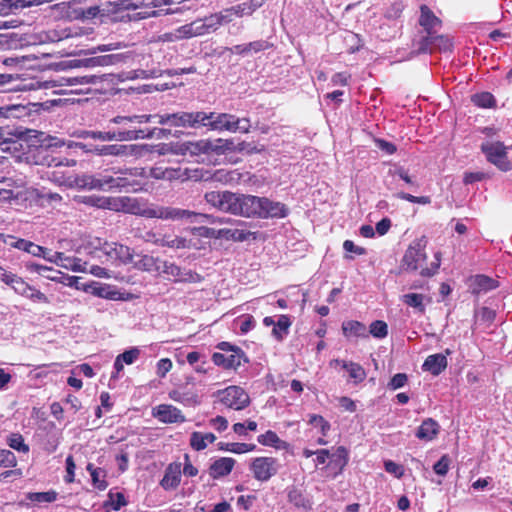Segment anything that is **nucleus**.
I'll return each instance as SVG.
<instances>
[{
	"instance_id": "nucleus-1",
	"label": "nucleus",
	"mask_w": 512,
	"mask_h": 512,
	"mask_svg": "<svg viewBox=\"0 0 512 512\" xmlns=\"http://www.w3.org/2000/svg\"><path fill=\"white\" fill-rule=\"evenodd\" d=\"M426 258L425 242L422 239L416 240L405 251L402 258V267L406 271H417L420 269L421 276L432 277L438 272L442 253L440 251L436 252L434 254V261L431 262L430 266L424 267L423 263L426 261Z\"/></svg>"
},
{
	"instance_id": "nucleus-2",
	"label": "nucleus",
	"mask_w": 512,
	"mask_h": 512,
	"mask_svg": "<svg viewBox=\"0 0 512 512\" xmlns=\"http://www.w3.org/2000/svg\"><path fill=\"white\" fill-rule=\"evenodd\" d=\"M136 173L132 170H124L113 175H102L100 177H90L88 185L91 189L99 190H125L126 192L138 191L141 184L135 179Z\"/></svg>"
},
{
	"instance_id": "nucleus-3",
	"label": "nucleus",
	"mask_w": 512,
	"mask_h": 512,
	"mask_svg": "<svg viewBox=\"0 0 512 512\" xmlns=\"http://www.w3.org/2000/svg\"><path fill=\"white\" fill-rule=\"evenodd\" d=\"M419 25L423 28L425 35L417 43V53H432V44L437 39V33L442 27V20L425 4L420 6Z\"/></svg>"
},
{
	"instance_id": "nucleus-4",
	"label": "nucleus",
	"mask_w": 512,
	"mask_h": 512,
	"mask_svg": "<svg viewBox=\"0 0 512 512\" xmlns=\"http://www.w3.org/2000/svg\"><path fill=\"white\" fill-rule=\"evenodd\" d=\"M206 116L205 126L212 130L247 133L251 127L248 118H238L228 113L210 112L206 113Z\"/></svg>"
},
{
	"instance_id": "nucleus-5",
	"label": "nucleus",
	"mask_w": 512,
	"mask_h": 512,
	"mask_svg": "<svg viewBox=\"0 0 512 512\" xmlns=\"http://www.w3.org/2000/svg\"><path fill=\"white\" fill-rule=\"evenodd\" d=\"M156 115L157 117L155 121L159 124H170L174 127L184 128H199L201 126H205L207 120L206 112L203 111H182L172 114Z\"/></svg>"
},
{
	"instance_id": "nucleus-6",
	"label": "nucleus",
	"mask_w": 512,
	"mask_h": 512,
	"mask_svg": "<svg viewBox=\"0 0 512 512\" xmlns=\"http://www.w3.org/2000/svg\"><path fill=\"white\" fill-rule=\"evenodd\" d=\"M92 139L101 141H133L138 139H151L154 136V131L147 132L135 127L118 128L114 131H89L86 133Z\"/></svg>"
},
{
	"instance_id": "nucleus-7",
	"label": "nucleus",
	"mask_w": 512,
	"mask_h": 512,
	"mask_svg": "<svg viewBox=\"0 0 512 512\" xmlns=\"http://www.w3.org/2000/svg\"><path fill=\"white\" fill-rule=\"evenodd\" d=\"M204 199L221 212L238 215L240 194L230 191H210L205 193Z\"/></svg>"
},
{
	"instance_id": "nucleus-8",
	"label": "nucleus",
	"mask_w": 512,
	"mask_h": 512,
	"mask_svg": "<svg viewBox=\"0 0 512 512\" xmlns=\"http://www.w3.org/2000/svg\"><path fill=\"white\" fill-rule=\"evenodd\" d=\"M481 151L485 154L487 161L495 165L499 170L507 172L512 170V162L508 159V147L500 141L484 142L481 144Z\"/></svg>"
},
{
	"instance_id": "nucleus-9",
	"label": "nucleus",
	"mask_w": 512,
	"mask_h": 512,
	"mask_svg": "<svg viewBox=\"0 0 512 512\" xmlns=\"http://www.w3.org/2000/svg\"><path fill=\"white\" fill-rule=\"evenodd\" d=\"M217 396L224 406L234 410H242L250 404L248 393L240 386L232 385L218 390Z\"/></svg>"
},
{
	"instance_id": "nucleus-10",
	"label": "nucleus",
	"mask_w": 512,
	"mask_h": 512,
	"mask_svg": "<svg viewBox=\"0 0 512 512\" xmlns=\"http://www.w3.org/2000/svg\"><path fill=\"white\" fill-rule=\"evenodd\" d=\"M142 150L137 144H108L95 146L93 151L98 156L133 157L141 155Z\"/></svg>"
},
{
	"instance_id": "nucleus-11",
	"label": "nucleus",
	"mask_w": 512,
	"mask_h": 512,
	"mask_svg": "<svg viewBox=\"0 0 512 512\" xmlns=\"http://www.w3.org/2000/svg\"><path fill=\"white\" fill-rule=\"evenodd\" d=\"M250 470L256 480L266 482L277 474V459L274 457H256L250 464Z\"/></svg>"
},
{
	"instance_id": "nucleus-12",
	"label": "nucleus",
	"mask_w": 512,
	"mask_h": 512,
	"mask_svg": "<svg viewBox=\"0 0 512 512\" xmlns=\"http://www.w3.org/2000/svg\"><path fill=\"white\" fill-rule=\"evenodd\" d=\"M101 251L112 263L132 264L135 257L134 251L130 247L115 242H105Z\"/></svg>"
},
{
	"instance_id": "nucleus-13",
	"label": "nucleus",
	"mask_w": 512,
	"mask_h": 512,
	"mask_svg": "<svg viewBox=\"0 0 512 512\" xmlns=\"http://www.w3.org/2000/svg\"><path fill=\"white\" fill-rule=\"evenodd\" d=\"M152 416L164 424L184 423L185 415L171 404H160L152 409Z\"/></svg>"
},
{
	"instance_id": "nucleus-14",
	"label": "nucleus",
	"mask_w": 512,
	"mask_h": 512,
	"mask_svg": "<svg viewBox=\"0 0 512 512\" xmlns=\"http://www.w3.org/2000/svg\"><path fill=\"white\" fill-rule=\"evenodd\" d=\"M348 462L349 452L347 448L344 446H339L333 453L330 454L329 462L327 463L325 470L329 476L336 478L342 474Z\"/></svg>"
},
{
	"instance_id": "nucleus-15",
	"label": "nucleus",
	"mask_w": 512,
	"mask_h": 512,
	"mask_svg": "<svg viewBox=\"0 0 512 512\" xmlns=\"http://www.w3.org/2000/svg\"><path fill=\"white\" fill-rule=\"evenodd\" d=\"M142 215L149 218H160V219H184L190 218L192 215H195L194 212L184 209H178L173 207H157V208H147L142 212Z\"/></svg>"
},
{
	"instance_id": "nucleus-16",
	"label": "nucleus",
	"mask_w": 512,
	"mask_h": 512,
	"mask_svg": "<svg viewBox=\"0 0 512 512\" xmlns=\"http://www.w3.org/2000/svg\"><path fill=\"white\" fill-rule=\"evenodd\" d=\"M262 197L240 194L238 215L243 217H260Z\"/></svg>"
},
{
	"instance_id": "nucleus-17",
	"label": "nucleus",
	"mask_w": 512,
	"mask_h": 512,
	"mask_svg": "<svg viewBox=\"0 0 512 512\" xmlns=\"http://www.w3.org/2000/svg\"><path fill=\"white\" fill-rule=\"evenodd\" d=\"M182 464L180 462L170 463L164 472V476L160 481V486L166 490H175L181 482Z\"/></svg>"
},
{
	"instance_id": "nucleus-18",
	"label": "nucleus",
	"mask_w": 512,
	"mask_h": 512,
	"mask_svg": "<svg viewBox=\"0 0 512 512\" xmlns=\"http://www.w3.org/2000/svg\"><path fill=\"white\" fill-rule=\"evenodd\" d=\"M212 361L216 366L222 367L226 370H236L241 366L242 361L247 362L248 360L245 357V353L242 351L231 353L229 356H225L223 353L215 352L212 354Z\"/></svg>"
},
{
	"instance_id": "nucleus-19",
	"label": "nucleus",
	"mask_w": 512,
	"mask_h": 512,
	"mask_svg": "<svg viewBox=\"0 0 512 512\" xmlns=\"http://www.w3.org/2000/svg\"><path fill=\"white\" fill-rule=\"evenodd\" d=\"M156 117H157V115H152V114L129 115V116L118 115V116L113 117L110 120V122L114 123L116 125H119V128L135 127L136 129H138L136 125H141L144 123H149V122L155 121Z\"/></svg>"
},
{
	"instance_id": "nucleus-20",
	"label": "nucleus",
	"mask_w": 512,
	"mask_h": 512,
	"mask_svg": "<svg viewBox=\"0 0 512 512\" xmlns=\"http://www.w3.org/2000/svg\"><path fill=\"white\" fill-rule=\"evenodd\" d=\"M330 365L341 366L343 369H345L349 374V378L353 381L354 384H359L366 379V371L359 363L334 359L330 362Z\"/></svg>"
},
{
	"instance_id": "nucleus-21",
	"label": "nucleus",
	"mask_w": 512,
	"mask_h": 512,
	"mask_svg": "<svg viewBox=\"0 0 512 512\" xmlns=\"http://www.w3.org/2000/svg\"><path fill=\"white\" fill-rule=\"evenodd\" d=\"M236 461L231 457H221L215 460L209 466L208 472L211 478L219 479L229 475L235 465Z\"/></svg>"
},
{
	"instance_id": "nucleus-22",
	"label": "nucleus",
	"mask_w": 512,
	"mask_h": 512,
	"mask_svg": "<svg viewBox=\"0 0 512 512\" xmlns=\"http://www.w3.org/2000/svg\"><path fill=\"white\" fill-rule=\"evenodd\" d=\"M168 396L171 400L181 403L187 407H195L201 403L200 396L197 394V392L191 389H174L169 392Z\"/></svg>"
},
{
	"instance_id": "nucleus-23",
	"label": "nucleus",
	"mask_w": 512,
	"mask_h": 512,
	"mask_svg": "<svg viewBox=\"0 0 512 512\" xmlns=\"http://www.w3.org/2000/svg\"><path fill=\"white\" fill-rule=\"evenodd\" d=\"M262 206L261 218H284L288 215V208L281 202H274L266 197H262Z\"/></svg>"
},
{
	"instance_id": "nucleus-24",
	"label": "nucleus",
	"mask_w": 512,
	"mask_h": 512,
	"mask_svg": "<svg viewBox=\"0 0 512 512\" xmlns=\"http://www.w3.org/2000/svg\"><path fill=\"white\" fill-rule=\"evenodd\" d=\"M9 238L12 240L11 242H9V245L11 247L25 251L33 256H42L46 258V256L44 255L46 248L26 239L16 238L14 236H9Z\"/></svg>"
},
{
	"instance_id": "nucleus-25",
	"label": "nucleus",
	"mask_w": 512,
	"mask_h": 512,
	"mask_svg": "<svg viewBox=\"0 0 512 512\" xmlns=\"http://www.w3.org/2000/svg\"><path fill=\"white\" fill-rule=\"evenodd\" d=\"M440 431L438 422L432 418L425 419L416 431V437L423 441H432Z\"/></svg>"
},
{
	"instance_id": "nucleus-26",
	"label": "nucleus",
	"mask_w": 512,
	"mask_h": 512,
	"mask_svg": "<svg viewBox=\"0 0 512 512\" xmlns=\"http://www.w3.org/2000/svg\"><path fill=\"white\" fill-rule=\"evenodd\" d=\"M448 365L447 358L444 354L437 353L429 355L424 363L423 370L431 372L434 376L441 374Z\"/></svg>"
},
{
	"instance_id": "nucleus-27",
	"label": "nucleus",
	"mask_w": 512,
	"mask_h": 512,
	"mask_svg": "<svg viewBox=\"0 0 512 512\" xmlns=\"http://www.w3.org/2000/svg\"><path fill=\"white\" fill-rule=\"evenodd\" d=\"M179 33L184 38H192L195 36L204 35L211 32L210 26L206 19L204 21H194L192 23L183 25L179 28Z\"/></svg>"
},
{
	"instance_id": "nucleus-28",
	"label": "nucleus",
	"mask_w": 512,
	"mask_h": 512,
	"mask_svg": "<svg viewBox=\"0 0 512 512\" xmlns=\"http://www.w3.org/2000/svg\"><path fill=\"white\" fill-rule=\"evenodd\" d=\"M287 498L289 503L297 509L310 510L312 507L310 499L296 486L288 488Z\"/></svg>"
},
{
	"instance_id": "nucleus-29",
	"label": "nucleus",
	"mask_w": 512,
	"mask_h": 512,
	"mask_svg": "<svg viewBox=\"0 0 512 512\" xmlns=\"http://www.w3.org/2000/svg\"><path fill=\"white\" fill-rule=\"evenodd\" d=\"M343 335L347 338H367L368 332L365 324L356 320H348L342 323Z\"/></svg>"
},
{
	"instance_id": "nucleus-30",
	"label": "nucleus",
	"mask_w": 512,
	"mask_h": 512,
	"mask_svg": "<svg viewBox=\"0 0 512 512\" xmlns=\"http://www.w3.org/2000/svg\"><path fill=\"white\" fill-rule=\"evenodd\" d=\"M142 238L145 242L167 247H178L180 242L178 238L171 239L170 237L163 235L160 232L152 230L145 232L142 235Z\"/></svg>"
},
{
	"instance_id": "nucleus-31",
	"label": "nucleus",
	"mask_w": 512,
	"mask_h": 512,
	"mask_svg": "<svg viewBox=\"0 0 512 512\" xmlns=\"http://www.w3.org/2000/svg\"><path fill=\"white\" fill-rule=\"evenodd\" d=\"M233 16H235V14L232 6L206 17V21L208 22L211 31H215L223 23L231 22L233 20Z\"/></svg>"
},
{
	"instance_id": "nucleus-32",
	"label": "nucleus",
	"mask_w": 512,
	"mask_h": 512,
	"mask_svg": "<svg viewBox=\"0 0 512 512\" xmlns=\"http://www.w3.org/2000/svg\"><path fill=\"white\" fill-rule=\"evenodd\" d=\"M24 132L21 128L15 127L14 125H3L0 126V146L10 144L21 139Z\"/></svg>"
},
{
	"instance_id": "nucleus-33",
	"label": "nucleus",
	"mask_w": 512,
	"mask_h": 512,
	"mask_svg": "<svg viewBox=\"0 0 512 512\" xmlns=\"http://www.w3.org/2000/svg\"><path fill=\"white\" fill-rule=\"evenodd\" d=\"M471 287L473 294H480L481 292L495 289L497 287V281L486 275L480 274L473 278Z\"/></svg>"
},
{
	"instance_id": "nucleus-34",
	"label": "nucleus",
	"mask_w": 512,
	"mask_h": 512,
	"mask_svg": "<svg viewBox=\"0 0 512 512\" xmlns=\"http://www.w3.org/2000/svg\"><path fill=\"white\" fill-rule=\"evenodd\" d=\"M90 293L94 296L108 300L120 299V293L114 290L112 286L108 284L95 283L94 285L90 286Z\"/></svg>"
},
{
	"instance_id": "nucleus-35",
	"label": "nucleus",
	"mask_w": 512,
	"mask_h": 512,
	"mask_svg": "<svg viewBox=\"0 0 512 512\" xmlns=\"http://www.w3.org/2000/svg\"><path fill=\"white\" fill-rule=\"evenodd\" d=\"M266 0H249L233 6L236 17L252 15L257 9L264 5Z\"/></svg>"
},
{
	"instance_id": "nucleus-36",
	"label": "nucleus",
	"mask_w": 512,
	"mask_h": 512,
	"mask_svg": "<svg viewBox=\"0 0 512 512\" xmlns=\"http://www.w3.org/2000/svg\"><path fill=\"white\" fill-rule=\"evenodd\" d=\"M216 440V436L213 433H201L195 431L191 434L190 445L196 451L204 450L208 443H213Z\"/></svg>"
},
{
	"instance_id": "nucleus-37",
	"label": "nucleus",
	"mask_w": 512,
	"mask_h": 512,
	"mask_svg": "<svg viewBox=\"0 0 512 512\" xmlns=\"http://www.w3.org/2000/svg\"><path fill=\"white\" fill-rule=\"evenodd\" d=\"M28 269L42 275L43 277H45L51 281L58 282V283L62 282L63 273L59 270L52 268V267L33 263L28 266Z\"/></svg>"
},
{
	"instance_id": "nucleus-38",
	"label": "nucleus",
	"mask_w": 512,
	"mask_h": 512,
	"mask_svg": "<svg viewBox=\"0 0 512 512\" xmlns=\"http://www.w3.org/2000/svg\"><path fill=\"white\" fill-rule=\"evenodd\" d=\"M249 235H250V232L240 230V229L223 228V229L217 230V232H216L217 238H221V239H225V240H233V241H238V242L247 240Z\"/></svg>"
},
{
	"instance_id": "nucleus-39",
	"label": "nucleus",
	"mask_w": 512,
	"mask_h": 512,
	"mask_svg": "<svg viewBox=\"0 0 512 512\" xmlns=\"http://www.w3.org/2000/svg\"><path fill=\"white\" fill-rule=\"evenodd\" d=\"M62 202V196L58 193H41L37 195V203L42 208L55 209Z\"/></svg>"
},
{
	"instance_id": "nucleus-40",
	"label": "nucleus",
	"mask_w": 512,
	"mask_h": 512,
	"mask_svg": "<svg viewBox=\"0 0 512 512\" xmlns=\"http://www.w3.org/2000/svg\"><path fill=\"white\" fill-rule=\"evenodd\" d=\"M291 320L288 315H280L277 322L272 329V335L278 340L282 341L284 335L288 333V330L291 326Z\"/></svg>"
},
{
	"instance_id": "nucleus-41",
	"label": "nucleus",
	"mask_w": 512,
	"mask_h": 512,
	"mask_svg": "<svg viewBox=\"0 0 512 512\" xmlns=\"http://www.w3.org/2000/svg\"><path fill=\"white\" fill-rule=\"evenodd\" d=\"M218 447L220 450L229 451L236 454H243L255 450V444L249 443H224L219 442Z\"/></svg>"
},
{
	"instance_id": "nucleus-42",
	"label": "nucleus",
	"mask_w": 512,
	"mask_h": 512,
	"mask_svg": "<svg viewBox=\"0 0 512 512\" xmlns=\"http://www.w3.org/2000/svg\"><path fill=\"white\" fill-rule=\"evenodd\" d=\"M471 102L480 108H493L496 106V100L490 92H481L472 95Z\"/></svg>"
},
{
	"instance_id": "nucleus-43",
	"label": "nucleus",
	"mask_w": 512,
	"mask_h": 512,
	"mask_svg": "<svg viewBox=\"0 0 512 512\" xmlns=\"http://www.w3.org/2000/svg\"><path fill=\"white\" fill-rule=\"evenodd\" d=\"M213 177L225 184H235L239 183L241 179V173H239L237 170L218 169L214 172Z\"/></svg>"
},
{
	"instance_id": "nucleus-44",
	"label": "nucleus",
	"mask_w": 512,
	"mask_h": 512,
	"mask_svg": "<svg viewBox=\"0 0 512 512\" xmlns=\"http://www.w3.org/2000/svg\"><path fill=\"white\" fill-rule=\"evenodd\" d=\"M425 296L423 294L418 293H408L403 295L402 301L415 309L420 313H425V304H424Z\"/></svg>"
},
{
	"instance_id": "nucleus-45",
	"label": "nucleus",
	"mask_w": 512,
	"mask_h": 512,
	"mask_svg": "<svg viewBox=\"0 0 512 512\" xmlns=\"http://www.w3.org/2000/svg\"><path fill=\"white\" fill-rule=\"evenodd\" d=\"M132 6L130 0H115L108 1L104 4L102 8L103 13H117L119 11L129 10Z\"/></svg>"
},
{
	"instance_id": "nucleus-46",
	"label": "nucleus",
	"mask_w": 512,
	"mask_h": 512,
	"mask_svg": "<svg viewBox=\"0 0 512 512\" xmlns=\"http://www.w3.org/2000/svg\"><path fill=\"white\" fill-rule=\"evenodd\" d=\"M103 80V76L96 74H83L67 78L69 85L96 84Z\"/></svg>"
},
{
	"instance_id": "nucleus-47",
	"label": "nucleus",
	"mask_w": 512,
	"mask_h": 512,
	"mask_svg": "<svg viewBox=\"0 0 512 512\" xmlns=\"http://www.w3.org/2000/svg\"><path fill=\"white\" fill-rule=\"evenodd\" d=\"M83 0H72L67 5L66 16L74 20H84L82 11H84Z\"/></svg>"
},
{
	"instance_id": "nucleus-48",
	"label": "nucleus",
	"mask_w": 512,
	"mask_h": 512,
	"mask_svg": "<svg viewBox=\"0 0 512 512\" xmlns=\"http://www.w3.org/2000/svg\"><path fill=\"white\" fill-rule=\"evenodd\" d=\"M367 332L374 338L383 339L388 335V325L383 320H375L370 324Z\"/></svg>"
},
{
	"instance_id": "nucleus-49",
	"label": "nucleus",
	"mask_w": 512,
	"mask_h": 512,
	"mask_svg": "<svg viewBox=\"0 0 512 512\" xmlns=\"http://www.w3.org/2000/svg\"><path fill=\"white\" fill-rule=\"evenodd\" d=\"M139 258L137 261L133 260V265L135 268L144 270V271H153L154 269H158L156 266V260L154 257L149 255H137Z\"/></svg>"
},
{
	"instance_id": "nucleus-50",
	"label": "nucleus",
	"mask_w": 512,
	"mask_h": 512,
	"mask_svg": "<svg viewBox=\"0 0 512 512\" xmlns=\"http://www.w3.org/2000/svg\"><path fill=\"white\" fill-rule=\"evenodd\" d=\"M28 499L32 502L37 503H51L57 499V492L54 490L46 491V492H33L28 494Z\"/></svg>"
},
{
	"instance_id": "nucleus-51",
	"label": "nucleus",
	"mask_w": 512,
	"mask_h": 512,
	"mask_svg": "<svg viewBox=\"0 0 512 512\" xmlns=\"http://www.w3.org/2000/svg\"><path fill=\"white\" fill-rule=\"evenodd\" d=\"M257 441L263 446L275 448H279V444L281 443L278 435L272 430H268L264 434L259 435Z\"/></svg>"
},
{
	"instance_id": "nucleus-52",
	"label": "nucleus",
	"mask_w": 512,
	"mask_h": 512,
	"mask_svg": "<svg viewBox=\"0 0 512 512\" xmlns=\"http://www.w3.org/2000/svg\"><path fill=\"white\" fill-rule=\"evenodd\" d=\"M388 174L391 176H398L406 184L412 187H418V184L412 179L408 170L403 166L395 165L393 169H389Z\"/></svg>"
},
{
	"instance_id": "nucleus-53",
	"label": "nucleus",
	"mask_w": 512,
	"mask_h": 512,
	"mask_svg": "<svg viewBox=\"0 0 512 512\" xmlns=\"http://www.w3.org/2000/svg\"><path fill=\"white\" fill-rule=\"evenodd\" d=\"M8 445L19 452L27 453L29 451V446L24 443V438L19 433H13L8 439Z\"/></svg>"
},
{
	"instance_id": "nucleus-54",
	"label": "nucleus",
	"mask_w": 512,
	"mask_h": 512,
	"mask_svg": "<svg viewBox=\"0 0 512 512\" xmlns=\"http://www.w3.org/2000/svg\"><path fill=\"white\" fill-rule=\"evenodd\" d=\"M17 465L15 454L8 449H0V467L13 468Z\"/></svg>"
},
{
	"instance_id": "nucleus-55",
	"label": "nucleus",
	"mask_w": 512,
	"mask_h": 512,
	"mask_svg": "<svg viewBox=\"0 0 512 512\" xmlns=\"http://www.w3.org/2000/svg\"><path fill=\"white\" fill-rule=\"evenodd\" d=\"M308 422H309V424L314 425L316 427L319 426L320 430H321V434L323 436H326L328 431L331 428L330 423L327 420H325L324 417L321 415H317V414L310 415Z\"/></svg>"
},
{
	"instance_id": "nucleus-56",
	"label": "nucleus",
	"mask_w": 512,
	"mask_h": 512,
	"mask_svg": "<svg viewBox=\"0 0 512 512\" xmlns=\"http://www.w3.org/2000/svg\"><path fill=\"white\" fill-rule=\"evenodd\" d=\"M396 196L401 200H405L414 204L427 205L431 203V198L429 196H414L406 192H399Z\"/></svg>"
},
{
	"instance_id": "nucleus-57",
	"label": "nucleus",
	"mask_w": 512,
	"mask_h": 512,
	"mask_svg": "<svg viewBox=\"0 0 512 512\" xmlns=\"http://www.w3.org/2000/svg\"><path fill=\"white\" fill-rule=\"evenodd\" d=\"M385 471L389 474H392L394 477L400 479L404 476L405 469L403 465L398 464L392 460L384 461Z\"/></svg>"
},
{
	"instance_id": "nucleus-58",
	"label": "nucleus",
	"mask_w": 512,
	"mask_h": 512,
	"mask_svg": "<svg viewBox=\"0 0 512 512\" xmlns=\"http://www.w3.org/2000/svg\"><path fill=\"white\" fill-rule=\"evenodd\" d=\"M450 463V457L445 454L434 464L433 470L437 475L445 476L448 473Z\"/></svg>"
},
{
	"instance_id": "nucleus-59",
	"label": "nucleus",
	"mask_w": 512,
	"mask_h": 512,
	"mask_svg": "<svg viewBox=\"0 0 512 512\" xmlns=\"http://www.w3.org/2000/svg\"><path fill=\"white\" fill-rule=\"evenodd\" d=\"M15 293L25 296L28 294L29 290H31V285H29L22 277L17 276L13 281V284L10 286Z\"/></svg>"
},
{
	"instance_id": "nucleus-60",
	"label": "nucleus",
	"mask_w": 512,
	"mask_h": 512,
	"mask_svg": "<svg viewBox=\"0 0 512 512\" xmlns=\"http://www.w3.org/2000/svg\"><path fill=\"white\" fill-rule=\"evenodd\" d=\"M106 473L104 470L93 471L91 479L94 487L103 491L107 488L108 482L105 480Z\"/></svg>"
},
{
	"instance_id": "nucleus-61",
	"label": "nucleus",
	"mask_w": 512,
	"mask_h": 512,
	"mask_svg": "<svg viewBox=\"0 0 512 512\" xmlns=\"http://www.w3.org/2000/svg\"><path fill=\"white\" fill-rule=\"evenodd\" d=\"M109 500L111 502V506L113 510L118 511L121 509V507L127 505L126 498L123 493L117 492V493H108Z\"/></svg>"
},
{
	"instance_id": "nucleus-62",
	"label": "nucleus",
	"mask_w": 512,
	"mask_h": 512,
	"mask_svg": "<svg viewBox=\"0 0 512 512\" xmlns=\"http://www.w3.org/2000/svg\"><path fill=\"white\" fill-rule=\"evenodd\" d=\"M408 376L405 373L395 374L388 383V388L391 390H397L406 385Z\"/></svg>"
},
{
	"instance_id": "nucleus-63",
	"label": "nucleus",
	"mask_w": 512,
	"mask_h": 512,
	"mask_svg": "<svg viewBox=\"0 0 512 512\" xmlns=\"http://www.w3.org/2000/svg\"><path fill=\"white\" fill-rule=\"evenodd\" d=\"M437 37L438 38L433 41L432 47L436 46L440 51L444 52L452 50V41L447 36L437 33Z\"/></svg>"
},
{
	"instance_id": "nucleus-64",
	"label": "nucleus",
	"mask_w": 512,
	"mask_h": 512,
	"mask_svg": "<svg viewBox=\"0 0 512 512\" xmlns=\"http://www.w3.org/2000/svg\"><path fill=\"white\" fill-rule=\"evenodd\" d=\"M203 276L192 270H183L179 282L184 283H200L203 281Z\"/></svg>"
}]
</instances>
